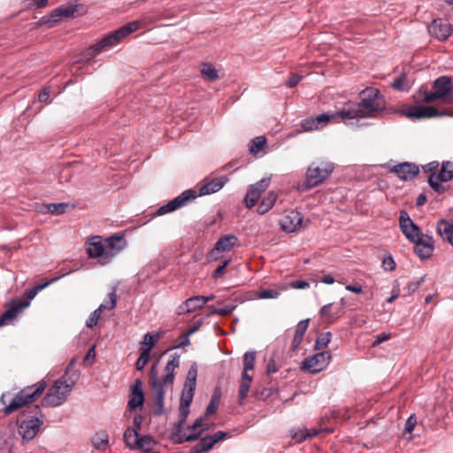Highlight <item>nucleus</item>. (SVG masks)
I'll list each match as a JSON object with an SVG mask.
<instances>
[{
    "label": "nucleus",
    "mask_w": 453,
    "mask_h": 453,
    "mask_svg": "<svg viewBox=\"0 0 453 453\" xmlns=\"http://www.w3.org/2000/svg\"><path fill=\"white\" fill-rule=\"evenodd\" d=\"M170 357L162 376L158 375L156 365L151 366L150 372V385L153 390L154 413L157 415L164 413L165 388L173 384L174 370L180 365V356L178 354H173Z\"/></svg>",
    "instance_id": "1"
},
{
    "label": "nucleus",
    "mask_w": 453,
    "mask_h": 453,
    "mask_svg": "<svg viewBox=\"0 0 453 453\" xmlns=\"http://www.w3.org/2000/svg\"><path fill=\"white\" fill-rule=\"evenodd\" d=\"M385 109V101L380 90L367 88L360 93V102L354 107L344 108L338 111L341 119L372 118Z\"/></svg>",
    "instance_id": "2"
},
{
    "label": "nucleus",
    "mask_w": 453,
    "mask_h": 453,
    "mask_svg": "<svg viewBox=\"0 0 453 453\" xmlns=\"http://www.w3.org/2000/svg\"><path fill=\"white\" fill-rule=\"evenodd\" d=\"M141 27L142 22L139 20L132 21L122 26L117 30L108 34L97 43L88 48L84 52V58L87 61H89L99 53L109 50L110 49L117 46L129 35L139 30Z\"/></svg>",
    "instance_id": "3"
},
{
    "label": "nucleus",
    "mask_w": 453,
    "mask_h": 453,
    "mask_svg": "<svg viewBox=\"0 0 453 453\" xmlns=\"http://www.w3.org/2000/svg\"><path fill=\"white\" fill-rule=\"evenodd\" d=\"M122 237L111 236L102 240L100 236H94L88 243L87 252L92 258H98L100 264L106 265L123 249Z\"/></svg>",
    "instance_id": "4"
},
{
    "label": "nucleus",
    "mask_w": 453,
    "mask_h": 453,
    "mask_svg": "<svg viewBox=\"0 0 453 453\" xmlns=\"http://www.w3.org/2000/svg\"><path fill=\"white\" fill-rule=\"evenodd\" d=\"M46 382L41 380L35 384L33 387H28L19 391L11 401L9 404H6L4 397L5 395H2L0 399V406H4V412L5 415H9L13 411H17L23 405L34 402L37 399L45 390Z\"/></svg>",
    "instance_id": "5"
},
{
    "label": "nucleus",
    "mask_w": 453,
    "mask_h": 453,
    "mask_svg": "<svg viewBox=\"0 0 453 453\" xmlns=\"http://www.w3.org/2000/svg\"><path fill=\"white\" fill-rule=\"evenodd\" d=\"M77 379L78 375H76L75 379L72 380L70 382H67L62 378L57 380L42 399V404L52 407L61 405L71 394Z\"/></svg>",
    "instance_id": "6"
},
{
    "label": "nucleus",
    "mask_w": 453,
    "mask_h": 453,
    "mask_svg": "<svg viewBox=\"0 0 453 453\" xmlns=\"http://www.w3.org/2000/svg\"><path fill=\"white\" fill-rule=\"evenodd\" d=\"M434 91L424 92L423 101L431 103L441 100L445 104L453 102V79L448 76H441L433 83Z\"/></svg>",
    "instance_id": "7"
},
{
    "label": "nucleus",
    "mask_w": 453,
    "mask_h": 453,
    "mask_svg": "<svg viewBox=\"0 0 453 453\" xmlns=\"http://www.w3.org/2000/svg\"><path fill=\"white\" fill-rule=\"evenodd\" d=\"M50 282L39 284L26 292L27 300L12 302L11 306L0 316V326L9 324L17 314L30 304V301L35 297L37 293L47 287Z\"/></svg>",
    "instance_id": "8"
},
{
    "label": "nucleus",
    "mask_w": 453,
    "mask_h": 453,
    "mask_svg": "<svg viewBox=\"0 0 453 453\" xmlns=\"http://www.w3.org/2000/svg\"><path fill=\"white\" fill-rule=\"evenodd\" d=\"M81 8H82V5L81 4L59 6L51 11L49 15L42 17V23L52 27L59 22L77 17L80 14L79 10Z\"/></svg>",
    "instance_id": "9"
},
{
    "label": "nucleus",
    "mask_w": 453,
    "mask_h": 453,
    "mask_svg": "<svg viewBox=\"0 0 453 453\" xmlns=\"http://www.w3.org/2000/svg\"><path fill=\"white\" fill-rule=\"evenodd\" d=\"M334 171V165L326 162L320 165L312 164L307 170L305 184L308 188L319 186L326 180Z\"/></svg>",
    "instance_id": "10"
},
{
    "label": "nucleus",
    "mask_w": 453,
    "mask_h": 453,
    "mask_svg": "<svg viewBox=\"0 0 453 453\" xmlns=\"http://www.w3.org/2000/svg\"><path fill=\"white\" fill-rule=\"evenodd\" d=\"M188 414H189V406L180 404V419H179L177 426L174 427V429L171 433V439L175 443L180 444L185 441H195V440L198 439V437L201 434L202 431H199L197 433H188V434L182 432Z\"/></svg>",
    "instance_id": "11"
},
{
    "label": "nucleus",
    "mask_w": 453,
    "mask_h": 453,
    "mask_svg": "<svg viewBox=\"0 0 453 453\" xmlns=\"http://www.w3.org/2000/svg\"><path fill=\"white\" fill-rule=\"evenodd\" d=\"M331 357L330 351H322L314 354L302 362L301 368L311 373H318L329 365Z\"/></svg>",
    "instance_id": "12"
},
{
    "label": "nucleus",
    "mask_w": 453,
    "mask_h": 453,
    "mask_svg": "<svg viewBox=\"0 0 453 453\" xmlns=\"http://www.w3.org/2000/svg\"><path fill=\"white\" fill-rule=\"evenodd\" d=\"M43 425V420L31 417L21 420L18 424V433L21 436L23 441H32L39 433L42 426Z\"/></svg>",
    "instance_id": "13"
},
{
    "label": "nucleus",
    "mask_w": 453,
    "mask_h": 453,
    "mask_svg": "<svg viewBox=\"0 0 453 453\" xmlns=\"http://www.w3.org/2000/svg\"><path fill=\"white\" fill-rule=\"evenodd\" d=\"M404 115L410 119L437 118L442 116H453V112L449 111H439L433 106L418 105L413 106L404 112Z\"/></svg>",
    "instance_id": "14"
},
{
    "label": "nucleus",
    "mask_w": 453,
    "mask_h": 453,
    "mask_svg": "<svg viewBox=\"0 0 453 453\" xmlns=\"http://www.w3.org/2000/svg\"><path fill=\"white\" fill-rule=\"evenodd\" d=\"M196 196H197V195L194 190H192V189L186 190V191L182 192L177 197L169 201L166 204L160 206L157 210L156 214L160 216V215L173 212V211L178 210L179 208H181L188 201L196 198Z\"/></svg>",
    "instance_id": "15"
},
{
    "label": "nucleus",
    "mask_w": 453,
    "mask_h": 453,
    "mask_svg": "<svg viewBox=\"0 0 453 453\" xmlns=\"http://www.w3.org/2000/svg\"><path fill=\"white\" fill-rule=\"evenodd\" d=\"M341 119L338 112L333 114L323 113L317 116H311L301 122L303 131L309 132L319 130L326 127L331 119Z\"/></svg>",
    "instance_id": "16"
},
{
    "label": "nucleus",
    "mask_w": 453,
    "mask_h": 453,
    "mask_svg": "<svg viewBox=\"0 0 453 453\" xmlns=\"http://www.w3.org/2000/svg\"><path fill=\"white\" fill-rule=\"evenodd\" d=\"M270 182V178H263L257 183L250 186L244 198L247 208L250 209L256 205L262 194L268 188Z\"/></svg>",
    "instance_id": "17"
},
{
    "label": "nucleus",
    "mask_w": 453,
    "mask_h": 453,
    "mask_svg": "<svg viewBox=\"0 0 453 453\" xmlns=\"http://www.w3.org/2000/svg\"><path fill=\"white\" fill-rule=\"evenodd\" d=\"M411 242L415 244V253L421 259H426L433 256L434 250V241L431 235L420 234L418 237Z\"/></svg>",
    "instance_id": "18"
},
{
    "label": "nucleus",
    "mask_w": 453,
    "mask_h": 453,
    "mask_svg": "<svg viewBox=\"0 0 453 453\" xmlns=\"http://www.w3.org/2000/svg\"><path fill=\"white\" fill-rule=\"evenodd\" d=\"M238 238L234 234L224 235L218 240L214 248L210 251L208 259L211 261L218 260L220 253L228 252L237 244Z\"/></svg>",
    "instance_id": "19"
},
{
    "label": "nucleus",
    "mask_w": 453,
    "mask_h": 453,
    "mask_svg": "<svg viewBox=\"0 0 453 453\" xmlns=\"http://www.w3.org/2000/svg\"><path fill=\"white\" fill-rule=\"evenodd\" d=\"M303 217L296 210L288 211L280 220L281 229L286 233H294L302 227Z\"/></svg>",
    "instance_id": "20"
},
{
    "label": "nucleus",
    "mask_w": 453,
    "mask_h": 453,
    "mask_svg": "<svg viewBox=\"0 0 453 453\" xmlns=\"http://www.w3.org/2000/svg\"><path fill=\"white\" fill-rule=\"evenodd\" d=\"M399 226L405 237L411 242L420 234L419 227L410 218L405 211H402L399 217Z\"/></svg>",
    "instance_id": "21"
},
{
    "label": "nucleus",
    "mask_w": 453,
    "mask_h": 453,
    "mask_svg": "<svg viewBox=\"0 0 453 453\" xmlns=\"http://www.w3.org/2000/svg\"><path fill=\"white\" fill-rule=\"evenodd\" d=\"M228 181L226 176L205 178L199 188V196L211 195L220 190Z\"/></svg>",
    "instance_id": "22"
},
{
    "label": "nucleus",
    "mask_w": 453,
    "mask_h": 453,
    "mask_svg": "<svg viewBox=\"0 0 453 453\" xmlns=\"http://www.w3.org/2000/svg\"><path fill=\"white\" fill-rule=\"evenodd\" d=\"M391 172L403 180H411L418 174L419 168L413 163L404 162L395 165Z\"/></svg>",
    "instance_id": "23"
},
{
    "label": "nucleus",
    "mask_w": 453,
    "mask_h": 453,
    "mask_svg": "<svg viewBox=\"0 0 453 453\" xmlns=\"http://www.w3.org/2000/svg\"><path fill=\"white\" fill-rule=\"evenodd\" d=\"M225 435L226 433L218 431L213 435L202 438L201 441L191 449L190 453H203L211 449L214 444L222 440Z\"/></svg>",
    "instance_id": "24"
},
{
    "label": "nucleus",
    "mask_w": 453,
    "mask_h": 453,
    "mask_svg": "<svg viewBox=\"0 0 453 453\" xmlns=\"http://www.w3.org/2000/svg\"><path fill=\"white\" fill-rule=\"evenodd\" d=\"M428 31L432 36L444 41L451 35L452 28L448 22H443L441 19H434L428 27Z\"/></svg>",
    "instance_id": "25"
},
{
    "label": "nucleus",
    "mask_w": 453,
    "mask_h": 453,
    "mask_svg": "<svg viewBox=\"0 0 453 453\" xmlns=\"http://www.w3.org/2000/svg\"><path fill=\"white\" fill-rule=\"evenodd\" d=\"M144 403V395L142 390V382L137 379L131 386V393L128 400V408L130 410H135L136 408L142 407Z\"/></svg>",
    "instance_id": "26"
},
{
    "label": "nucleus",
    "mask_w": 453,
    "mask_h": 453,
    "mask_svg": "<svg viewBox=\"0 0 453 453\" xmlns=\"http://www.w3.org/2000/svg\"><path fill=\"white\" fill-rule=\"evenodd\" d=\"M437 234L453 246V221L440 219L436 225Z\"/></svg>",
    "instance_id": "27"
},
{
    "label": "nucleus",
    "mask_w": 453,
    "mask_h": 453,
    "mask_svg": "<svg viewBox=\"0 0 453 453\" xmlns=\"http://www.w3.org/2000/svg\"><path fill=\"white\" fill-rule=\"evenodd\" d=\"M323 432L321 429L317 428H299L297 430L291 431V438L297 443H301L308 438L314 437Z\"/></svg>",
    "instance_id": "28"
},
{
    "label": "nucleus",
    "mask_w": 453,
    "mask_h": 453,
    "mask_svg": "<svg viewBox=\"0 0 453 453\" xmlns=\"http://www.w3.org/2000/svg\"><path fill=\"white\" fill-rule=\"evenodd\" d=\"M251 382L252 376L249 375V373L242 372V380L238 392L239 403L241 404L244 403L245 399L248 396Z\"/></svg>",
    "instance_id": "29"
},
{
    "label": "nucleus",
    "mask_w": 453,
    "mask_h": 453,
    "mask_svg": "<svg viewBox=\"0 0 453 453\" xmlns=\"http://www.w3.org/2000/svg\"><path fill=\"white\" fill-rule=\"evenodd\" d=\"M203 307L202 296H194L187 299L185 303L179 307V313L191 312Z\"/></svg>",
    "instance_id": "30"
},
{
    "label": "nucleus",
    "mask_w": 453,
    "mask_h": 453,
    "mask_svg": "<svg viewBox=\"0 0 453 453\" xmlns=\"http://www.w3.org/2000/svg\"><path fill=\"white\" fill-rule=\"evenodd\" d=\"M277 200V195L274 192H269L261 201L257 207V212L263 215L269 211L274 205Z\"/></svg>",
    "instance_id": "31"
},
{
    "label": "nucleus",
    "mask_w": 453,
    "mask_h": 453,
    "mask_svg": "<svg viewBox=\"0 0 453 453\" xmlns=\"http://www.w3.org/2000/svg\"><path fill=\"white\" fill-rule=\"evenodd\" d=\"M436 176L441 180V182H447L453 179V162L445 161L441 165V168Z\"/></svg>",
    "instance_id": "32"
},
{
    "label": "nucleus",
    "mask_w": 453,
    "mask_h": 453,
    "mask_svg": "<svg viewBox=\"0 0 453 453\" xmlns=\"http://www.w3.org/2000/svg\"><path fill=\"white\" fill-rule=\"evenodd\" d=\"M201 73L203 79L209 81H214L219 78L218 70L208 63H203L201 65Z\"/></svg>",
    "instance_id": "33"
},
{
    "label": "nucleus",
    "mask_w": 453,
    "mask_h": 453,
    "mask_svg": "<svg viewBox=\"0 0 453 453\" xmlns=\"http://www.w3.org/2000/svg\"><path fill=\"white\" fill-rule=\"evenodd\" d=\"M140 436L134 428L128 427L124 433V439L128 447L135 449Z\"/></svg>",
    "instance_id": "34"
},
{
    "label": "nucleus",
    "mask_w": 453,
    "mask_h": 453,
    "mask_svg": "<svg viewBox=\"0 0 453 453\" xmlns=\"http://www.w3.org/2000/svg\"><path fill=\"white\" fill-rule=\"evenodd\" d=\"M117 303V295H116V289L113 288L112 291L109 294L108 298L104 301L103 303H101L98 307V310L100 311H103L104 310L111 311L115 308Z\"/></svg>",
    "instance_id": "35"
},
{
    "label": "nucleus",
    "mask_w": 453,
    "mask_h": 453,
    "mask_svg": "<svg viewBox=\"0 0 453 453\" xmlns=\"http://www.w3.org/2000/svg\"><path fill=\"white\" fill-rule=\"evenodd\" d=\"M255 362H256V352L254 350L247 351L243 357L242 372L248 373L249 371L253 370Z\"/></svg>",
    "instance_id": "36"
},
{
    "label": "nucleus",
    "mask_w": 453,
    "mask_h": 453,
    "mask_svg": "<svg viewBox=\"0 0 453 453\" xmlns=\"http://www.w3.org/2000/svg\"><path fill=\"white\" fill-rule=\"evenodd\" d=\"M156 445V441L152 439V437L144 435L139 438L137 445H135V449H141L145 451H150L153 449Z\"/></svg>",
    "instance_id": "37"
},
{
    "label": "nucleus",
    "mask_w": 453,
    "mask_h": 453,
    "mask_svg": "<svg viewBox=\"0 0 453 453\" xmlns=\"http://www.w3.org/2000/svg\"><path fill=\"white\" fill-rule=\"evenodd\" d=\"M195 390H196V388L188 387V386L184 385V388L181 393L180 404L189 406L193 400Z\"/></svg>",
    "instance_id": "38"
},
{
    "label": "nucleus",
    "mask_w": 453,
    "mask_h": 453,
    "mask_svg": "<svg viewBox=\"0 0 453 453\" xmlns=\"http://www.w3.org/2000/svg\"><path fill=\"white\" fill-rule=\"evenodd\" d=\"M441 182V181L438 176H436V173L430 174L428 178V184L438 194H443L447 189Z\"/></svg>",
    "instance_id": "39"
},
{
    "label": "nucleus",
    "mask_w": 453,
    "mask_h": 453,
    "mask_svg": "<svg viewBox=\"0 0 453 453\" xmlns=\"http://www.w3.org/2000/svg\"><path fill=\"white\" fill-rule=\"evenodd\" d=\"M159 339V334L157 333H148L144 335L143 338V345L146 347H142V349H148V352L150 353L151 349L155 346L156 342Z\"/></svg>",
    "instance_id": "40"
},
{
    "label": "nucleus",
    "mask_w": 453,
    "mask_h": 453,
    "mask_svg": "<svg viewBox=\"0 0 453 453\" xmlns=\"http://www.w3.org/2000/svg\"><path fill=\"white\" fill-rule=\"evenodd\" d=\"M44 207H45L46 212H49V213H51L54 215H60L65 211L67 204L65 203H48Z\"/></svg>",
    "instance_id": "41"
},
{
    "label": "nucleus",
    "mask_w": 453,
    "mask_h": 453,
    "mask_svg": "<svg viewBox=\"0 0 453 453\" xmlns=\"http://www.w3.org/2000/svg\"><path fill=\"white\" fill-rule=\"evenodd\" d=\"M196 378H197V365L196 363H194L190 366V368L188 372L185 386L196 388Z\"/></svg>",
    "instance_id": "42"
},
{
    "label": "nucleus",
    "mask_w": 453,
    "mask_h": 453,
    "mask_svg": "<svg viewBox=\"0 0 453 453\" xmlns=\"http://www.w3.org/2000/svg\"><path fill=\"white\" fill-rule=\"evenodd\" d=\"M331 336L332 334L330 332H326L320 334L315 342V349L319 350L327 347V345L331 342Z\"/></svg>",
    "instance_id": "43"
},
{
    "label": "nucleus",
    "mask_w": 453,
    "mask_h": 453,
    "mask_svg": "<svg viewBox=\"0 0 453 453\" xmlns=\"http://www.w3.org/2000/svg\"><path fill=\"white\" fill-rule=\"evenodd\" d=\"M266 140L263 136L256 137L252 140L250 150L252 154L257 155L265 145Z\"/></svg>",
    "instance_id": "44"
},
{
    "label": "nucleus",
    "mask_w": 453,
    "mask_h": 453,
    "mask_svg": "<svg viewBox=\"0 0 453 453\" xmlns=\"http://www.w3.org/2000/svg\"><path fill=\"white\" fill-rule=\"evenodd\" d=\"M392 88L396 89V90H399V91H405V90H408L410 88V84L409 82L406 81V76L405 74H402L401 76H399L393 83H392Z\"/></svg>",
    "instance_id": "45"
},
{
    "label": "nucleus",
    "mask_w": 453,
    "mask_h": 453,
    "mask_svg": "<svg viewBox=\"0 0 453 453\" xmlns=\"http://www.w3.org/2000/svg\"><path fill=\"white\" fill-rule=\"evenodd\" d=\"M150 359V353L148 349H141V355L136 361L135 366L136 369L141 371L144 368Z\"/></svg>",
    "instance_id": "46"
},
{
    "label": "nucleus",
    "mask_w": 453,
    "mask_h": 453,
    "mask_svg": "<svg viewBox=\"0 0 453 453\" xmlns=\"http://www.w3.org/2000/svg\"><path fill=\"white\" fill-rule=\"evenodd\" d=\"M219 403V396L217 395H213L211 399L210 403L208 404V406L206 408L205 416L207 417V416H210V415L215 413L218 410Z\"/></svg>",
    "instance_id": "47"
},
{
    "label": "nucleus",
    "mask_w": 453,
    "mask_h": 453,
    "mask_svg": "<svg viewBox=\"0 0 453 453\" xmlns=\"http://www.w3.org/2000/svg\"><path fill=\"white\" fill-rule=\"evenodd\" d=\"M280 296V292L276 289H262L258 293L261 299H276Z\"/></svg>",
    "instance_id": "48"
},
{
    "label": "nucleus",
    "mask_w": 453,
    "mask_h": 453,
    "mask_svg": "<svg viewBox=\"0 0 453 453\" xmlns=\"http://www.w3.org/2000/svg\"><path fill=\"white\" fill-rule=\"evenodd\" d=\"M101 313L102 311H100L98 310V308L96 310H95L91 314L90 316L88 317V319H87L86 321V326L89 328H93L98 322L99 319H100V316H101Z\"/></svg>",
    "instance_id": "49"
},
{
    "label": "nucleus",
    "mask_w": 453,
    "mask_h": 453,
    "mask_svg": "<svg viewBox=\"0 0 453 453\" xmlns=\"http://www.w3.org/2000/svg\"><path fill=\"white\" fill-rule=\"evenodd\" d=\"M396 264L392 256L388 255L382 260V267L385 271L392 272L395 269Z\"/></svg>",
    "instance_id": "50"
},
{
    "label": "nucleus",
    "mask_w": 453,
    "mask_h": 453,
    "mask_svg": "<svg viewBox=\"0 0 453 453\" xmlns=\"http://www.w3.org/2000/svg\"><path fill=\"white\" fill-rule=\"evenodd\" d=\"M189 343H190L189 335L186 333L185 334L180 335L176 339L173 348H175V349L183 348V347L189 345Z\"/></svg>",
    "instance_id": "51"
},
{
    "label": "nucleus",
    "mask_w": 453,
    "mask_h": 453,
    "mask_svg": "<svg viewBox=\"0 0 453 453\" xmlns=\"http://www.w3.org/2000/svg\"><path fill=\"white\" fill-rule=\"evenodd\" d=\"M309 323H310L309 319L301 320L296 326L295 334L303 337V335L308 328Z\"/></svg>",
    "instance_id": "52"
},
{
    "label": "nucleus",
    "mask_w": 453,
    "mask_h": 453,
    "mask_svg": "<svg viewBox=\"0 0 453 453\" xmlns=\"http://www.w3.org/2000/svg\"><path fill=\"white\" fill-rule=\"evenodd\" d=\"M424 280L425 276H422L418 280L410 282L407 286L408 294L411 295L415 293L418 289L421 283L424 282Z\"/></svg>",
    "instance_id": "53"
},
{
    "label": "nucleus",
    "mask_w": 453,
    "mask_h": 453,
    "mask_svg": "<svg viewBox=\"0 0 453 453\" xmlns=\"http://www.w3.org/2000/svg\"><path fill=\"white\" fill-rule=\"evenodd\" d=\"M332 303H327L320 309V316L328 319H334V312L331 311Z\"/></svg>",
    "instance_id": "54"
},
{
    "label": "nucleus",
    "mask_w": 453,
    "mask_h": 453,
    "mask_svg": "<svg viewBox=\"0 0 453 453\" xmlns=\"http://www.w3.org/2000/svg\"><path fill=\"white\" fill-rule=\"evenodd\" d=\"M417 424V418L415 415H411L406 420L404 430L407 433H411Z\"/></svg>",
    "instance_id": "55"
},
{
    "label": "nucleus",
    "mask_w": 453,
    "mask_h": 453,
    "mask_svg": "<svg viewBox=\"0 0 453 453\" xmlns=\"http://www.w3.org/2000/svg\"><path fill=\"white\" fill-rule=\"evenodd\" d=\"M230 260H225L223 261L214 271L213 277L214 278H219L224 274L226 267L228 265Z\"/></svg>",
    "instance_id": "56"
},
{
    "label": "nucleus",
    "mask_w": 453,
    "mask_h": 453,
    "mask_svg": "<svg viewBox=\"0 0 453 453\" xmlns=\"http://www.w3.org/2000/svg\"><path fill=\"white\" fill-rule=\"evenodd\" d=\"M438 166L439 163L437 161H433L423 165V170L425 173H430L432 174L435 173V171L437 170Z\"/></svg>",
    "instance_id": "57"
},
{
    "label": "nucleus",
    "mask_w": 453,
    "mask_h": 453,
    "mask_svg": "<svg viewBox=\"0 0 453 453\" xmlns=\"http://www.w3.org/2000/svg\"><path fill=\"white\" fill-rule=\"evenodd\" d=\"M301 80V76L297 74H292L291 77L286 81V85L289 88H294L300 82Z\"/></svg>",
    "instance_id": "58"
},
{
    "label": "nucleus",
    "mask_w": 453,
    "mask_h": 453,
    "mask_svg": "<svg viewBox=\"0 0 453 453\" xmlns=\"http://www.w3.org/2000/svg\"><path fill=\"white\" fill-rule=\"evenodd\" d=\"M290 286L296 289H304L310 287V284L305 280H294Z\"/></svg>",
    "instance_id": "59"
},
{
    "label": "nucleus",
    "mask_w": 453,
    "mask_h": 453,
    "mask_svg": "<svg viewBox=\"0 0 453 453\" xmlns=\"http://www.w3.org/2000/svg\"><path fill=\"white\" fill-rule=\"evenodd\" d=\"M303 337L295 334V335L293 337V341H292V346H291V348L294 351L299 348L300 344L303 342Z\"/></svg>",
    "instance_id": "60"
},
{
    "label": "nucleus",
    "mask_w": 453,
    "mask_h": 453,
    "mask_svg": "<svg viewBox=\"0 0 453 453\" xmlns=\"http://www.w3.org/2000/svg\"><path fill=\"white\" fill-rule=\"evenodd\" d=\"M96 357V346H92L91 348H89V349L88 350L85 357H84V362H88L90 359L92 361H94Z\"/></svg>",
    "instance_id": "61"
},
{
    "label": "nucleus",
    "mask_w": 453,
    "mask_h": 453,
    "mask_svg": "<svg viewBox=\"0 0 453 453\" xmlns=\"http://www.w3.org/2000/svg\"><path fill=\"white\" fill-rule=\"evenodd\" d=\"M390 338V335L386 333H381L376 335V340L374 342V345L380 344L383 342L388 341Z\"/></svg>",
    "instance_id": "62"
},
{
    "label": "nucleus",
    "mask_w": 453,
    "mask_h": 453,
    "mask_svg": "<svg viewBox=\"0 0 453 453\" xmlns=\"http://www.w3.org/2000/svg\"><path fill=\"white\" fill-rule=\"evenodd\" d=\"M202 422H203V418H196V421L194 422L193 426L188 427V430L189 431V433H196L195 431L197 428L201 427Z\"/></svg>",
    "instance_id": "63"
},
{
    "label": "nucleus",
    "mask_w": 453,
    "mask_h": 453,
    "mask_svg": "<svg viewBox=\"0 0 453 453\" xmlns=\"http://www.w3.org/2000/svg\"><path fill=\"white\" fill-rule=\"evenodd\" d=\"M49 96H50V89L44 88L40 92V94L38 96V100L40 102H46L49 98Z\"/></svg>",
    "instance_id": "64"
}]
</instances>
